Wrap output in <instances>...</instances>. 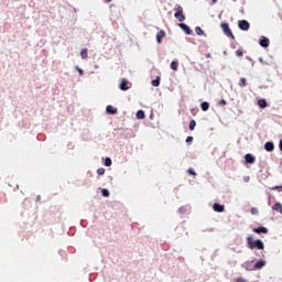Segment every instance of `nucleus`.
Wrapping results in <instances>:
<instances>
[{"label": "nucleus", "mask_w": 282, "mask_h": 282, "mask_svg": "<svg viewBox=\"0 0 282 282\" xmlns=\"http://www.w3.org/2000/svg\"><path fill=\"white\" fill-rule=\"evenodd\" d=\"M252 232H256V235H268L269 229L267 227H258L253 228Z\"/></svg>", "instance_id": "obj_6"}, {"label": "nucleus", "mask_w": 282, "mask_h": 282, "mask_svg": "<svg viewBox=\"0 0 282 282\" xmlns=\"http://www.w3.org/2000/svg\"><path fill=\"white\" fill-rule=\"evenodd\" d=\"M243 181H245L246 183L250 182V176H245V177H243Z\"/></svg>", "instance_id": "obj_34"}, {"label": "nucleus", "mask_w": 282, "mask_h": 282, "mask_svg": "<svg viewBox=\"0 0 282 282\" xmlns=\"http://www.w3.org/2000/svg\"><path fill=\"white\" fill-rule=\"evenodd\" d=\"M195 33L197 36H206V33L204 32V30L200 26L195 28Z\"/></svg>", "instance_id": "obj_16"}, {"label": "nucleus", "mask_w": 282, "mask_h": 282, "mask_svg": "<svg viewBox=\"0 0 282 282\" xmlns=\"http://www.w3.org/2000/svg\"><path fill=\"white\" fill-rule=\"evenodd\" d=\"M185 141L186 143H191L194 141V137H187Z\"/></svg>", "instance_id": "obj_33"}, {"label": "nucleus", "mask_w": 282, "mask_h": 282, "mask_svg": "<svg viewBox=\"0 0 282 282\" xmlns=\"http://www.w3.org/2000/svg\"><path fill=\"white\" fill-rule=\"evenodd\" d=\"M250 213L251 215L257 216L259 215V209L257 207H251Z\"/></svg>", "instance_id": "obj_25"}, {"label": "nucleus", "mask_w": 282, "mask_h": 282, "mask_svg": "<svg viewBox=\"0 0 282 282\" xmlns=\"http://www.w3.org/2000/svg\"><path fill=\"white\" fill-rule=\"evenodd\" d=\"M213 208L216 213H224L225 212V205L220 204V203H215L213 205Z\"/></svg>", "instance_id": "obj_9"}, {"label": "nucleus", "mask_w": 282, "mask_h": 282, "mask_svg": "<svg viewBox=\"0 0 282 282\" xmlns=\"http://www.w3.org/2000/svg\"><path fill=\"white\" fill-rule=\"evenodd\" d=\"M219 105H220L221 107H226L227 101H226L225 99H221V100L219 101Z\"/></svg>", "instance_id": "obj_32"}, {"label": "nucleus", "mask_w": 282, "mask_h": 282, "mask_svg": "<svg viewBox=\"0 0 282 282\" xmlns=\"http://www.w3.org/2000/svg\"><path fill=\"white\" fill-rule=\"evenodd\" d=\"M187 173H188L189 175H193V176H196V175H197V173L195 172L194 169H188V170H187Z\"/></svg>", "instance_id": "obj_28"}, {"label": "nucleus", "mask_w": 282, "mask_h": 282, "mask_svg": "<svg viewBox=\"0 0 282 282\" xmlns=\"http://www.w3.org/2000/svg\"><path fill=\"white\" fill-rule=\"evenodd\" d=\"M195 128H196V121H195V120H191V121H189L188 129H189L191 131H194Z\"/></svg>", "instance_id": "obj_22"}, {"label": "nucleus", "mask_w": 282, "mask_h": 282, "mask_svg": "<svg viewBox=\"0 0 282 282\" xmlns=\"http://www.w3.org/2000/svg\"><path fill=\"white\" fill-rule=\"evenodd\" d=\"M200 108L203 111H207L209 109V104L207 101H203L200 104Z\"/></svg>", "instance_id": "obj_20"}, {"label": "nucleus", "mask_w": 282, "mask_h": 282, "mask_svg": "<svg viewBox=\"0 0 282 282\" xmlns=\"http://www.w3.org/2000/svg\"><path fill=\"white\" fill-rule=\"evenodd\" d=\"M245 161L247 164H254L256 163V156L251 153H248L245 155Z\"/></svg>", "instance_id": "obj_8"}, {"label": "nucleus", "mask_w": 282, "mask_h": 282, "mask_svg": "<svg viewBox=\"0 0 282 282\" xmlns=\"http://www.w3.org/2000/svg\"><path fill=\"white\" fill-rule=\"evenodd\" d=\"M259 44L262 47H268L270 45V40L264 37V39L260 40Z\"/></svg>", "instance_id": "obj_17"}, {"label": "nucleus", "mask_w": 282, "mask_h": 282, "mask_svg": "<svg viewBox=\"0 0 282 282\" xmlns=\"http://www.w3.org/2000/svg\"><path fill=\"white\" fill-rule=\"evenodd\" d=\"M272 209H273V212L282 214V204L281 203L273 204Z\"/></svg>", "instance_id": "obj_13"}, {"label": "nucleus", "mask_w": 282, "mask_h": 282, "mask_svg": "<svg viewBox=\"0 0 282 282\" xmlns=\"http://www.w3.org/2000/svg\"><path fill=\"white\" fill-rule=\"evenodd\" d=\"M152 86L153 87H159L160 86V77L158 76L156 79L152 80Z\"/></svg>", "instance_id": "obj_24"}, {"label": "nucleus", "mask_w": 282, "mask_h": 282, "mask_svg": "<svg viewBox=\"0 0 282 282\" xmlns=\"http://www.w3.org/2000/svg\"><path fill=\"white\" fill-rule=\"evenodd\" d=\"M235 282H248V280H246L243 276H238L235 279Z\"/></svg>", "instance_id": "obj_26"}, {"label": "nucleus", "mask_w": 282, "mask_h": 282, "mask_svg": "<svg viewBox=\"0 0 282 282\" xmlns=\"http://www.w3.org/2000/svg\"><path fill=\"white\" fill-rule=\"evenodd\" d=\"M97 173H98L99 175H104V174H105V169H104V167H99V169L97 170Z\"/></svg>", "instance_id": "obj_31"}, {"label": "nucleus", "mask_w": 282, "mask_h": 282, "mask_svg": "<svg viewBox=\"0 0 282 282\" xmlns=\"http://www.w3.org/2000/svg\"><path fill=\"white\" fill-rule=\"evenodd\" d=\"M221 30L224 31L226 36H229L232 41H235V35L232 34L231 30L229 29L228 23H221Z\"/></svg>", "instance_id": "obj_3"}, {"label": "nucleus", "mask_w": 282, "mask_h": 282, "mask_svg": "<svg viewBox=\"0 0 282 282\" xmlns=\"http://www.w3.org/2000/svg\"><path fill=\"white\" fill-rule=\"evenodd\" d=\"M128 85H129V82L126 78H122L120 86H119L120 90H122V91L129 90L130 87Z\"/></svg>", "instance_id": "obj_7"}, {"label": "nucleus", "mask_w": 282, "mask_h": 282, "mask_svg": "<svg viewBox=\"0 0 282 282\" xmlns=\"http://www.w3.org/2000/svg\"><path fill=\"white\" fill-rule=\"evenodd\" d=\"M178 67H180V64L177 62H172L171 63V69H173L174 72H177Z\"/></svg>", "instance_id": "obj_21"}, {"label": "nucleus", "mask_w": 282, "mask_h": 282, "mask_svg": "<svg viewBox=\"0 0 282 282\" xmlns=\"http://www.w3.org/2000/svg\"><path fill=\"white\" fill-rule=\"evenodd\" d=\"M174 11H175L174 18H175L178 22L183 23V22L186 20V15L184 14V9H183V7H182L181 4H175Z\"/></svg>", "instance_id": "obj_2"}, {"label": "nucleus", "mask_w": 282, "mask_h": 282, "mask_svg": "<svg viewBox=\"0 0 282 282\" xmlns=\"http://www.w3.org/2000/svg\"><path fill=\"white\" fill-rule=\"evenodd\" d=\"M108 3L111 2V0H106Z\"/></svg>", "instance_id": "obj_39"}, {"label": "nucleus", "mask_w": 282, "mask_h": 282, "mask_svg": "<svg viewBox=\"0 0 282 282\" xmlns=\"http://www.w3.org/2000/svg\"><path fill=\"white\" fill-rule=\"evenodd\" d=\"M238 28L241 30V31H249L250 30V23L249 21L247 20H240L238 22Z\"/></svg>", "instance_id": "obj_4"}, {"label": "nucleus", "mask_w": 282, "mask_h": 282, "mask_svg": "<svg viewBox=\"0 0 282 282\" xmlns=\"http://www.w3.org/2000/svg\"><path fill=\"white\" fill-rule=\"evenodd\" d=\"M164 36H165V32H164L163 30H161L160 32H158V34H156V41H158L159 44L162 43V39H164Z\"/></svg>", "instance_id": "obj_12"}, {"label": "nucleus", "mask_w": 282, "mask_h": 282, "mask_svg": "<svg viewBox=\"0 0 282 282\" xmlns=\"http://www.w3.org/2000/svg\"><path fill=\"white\" fill-rule=\"evenodd\" d=\"M265 265H267V262L264 260H259L253 264V270H261Z\"/></svg>", "instance_id": "obj_10"}, {"label": "nucleus", "mask_w": 282, "mask_h": 282, "mask_svg": "<svg viewBox=\"0 0 282 282\" xmlns=\"http://www.w3.org/2000/svg\"><path fill=\"white\" fill-rule=\"evenodd\" d=\"M105 166H111V158H106Z\"/></svg>", "instance_id": "obj_27"}, {"label": "nucleus", "mask_w": 282, "mask_h": 282, "mask_svg": "<svg viewBox=\"0 0 282 282\" xmlns=\"http://www.w3.org/2000/svg\"><path fill=\"white\" fill-rule=\"evenodd\" d=\"M77 72H79V75H84V70L82 68H77Z\"/></svg>", "instance_id": "obj_36"}, {"label": "nucleus", "mask_w": 282, "mask_h": 282, "mask_svg": "<svg viewBox=\"0 0 282 282\" xmlns=\"http://www.w3.org/2000/svg\"><path fill=\"white\" fill-rule=\"evenodd\" d=\"M264 150L267 152H273L274 150V143L272 141H268L264 143Z\"/></svg>", "instance_id": "obj_11"}, {"label": "nucleus", "mask_w": 282, "mask_h": 282, "mask_svg": "<svg viewBox=\"0 0 282 282\" xmlns=\"http://www.w3.org/2000/svg\"><path fill=\"white\" fill-rule=\"evenodd\" d=\"M236 55H237L238 57H242V56H243V51L237 50V51H236Z\"/></svg>", "instance_id": "obj_30"}, {"label": "nucleus", "mask_w": 282, "mask_h": 282, "mask_svg": "<svg viewBox=\"0 0 282 282\" xmlns=\"http://www.w3.org/2000/svg\"><path fill=\"white\" fill-rule=\"evenodd\" d=\"M247 246L249 249H258V250H264V243L260 239L253 240V237L249 236L247 237Z\"/></svg>", "instance_id": "obj_1"}, {"label": "nucleus", "mask_w": 282, "mask_h": 282, "mask_svg": "<svg viewBox=\"0 0 282 282\" xmlns=\"http://www.w3.org/2000/svg\"><path fill=\"white\" fill-rule=\"evenodd\" d=\"M257 105H258V107H260V108H262V109H264V108L268 107V102H267L265 99H259V100L257 101Z\"/></svg>", "instance_id": "obj_14"}, {"label": "nucleus", "mask_w": 282, "mask_h": 282, "mask_svg": "<svg viewBox=\"0 0 282 282\" xmlns=\"http://www.w3.org/2000/svg\"><path fill=\"white\" fill-rule=\"evenodd\" d=\"M101 194L104 197H109V195H110L109 192L105 188L101 191Z\"/></svg>", "instance_id": "obj_29"}, {"label": "nucleus", "mask_w": 282, "mask_h": 282, "mask_svg": "<svg viewBox=\"0 0 282 282\" xmlns=\"http://www.w3.org/2000/svg\"><path fill=\"white\" fill-rule=\"evenodd\" d=\"M273 189H276L278 192H282V186H275Z\"/></svg>", "instance_id": "obj_35"}, {"label": "nucleus", "mask_w": 282, "mask_h": 282, "mask_svg": "<svg viewBox=\"0 0 282 282\" xmlns=\"http://www.w3.org/2000/svg\"><path fill=\"white\" fill-rule=\"evenodd\" d=\"M135 118L139 119V120H142L145 118V113L143 110H138L137 113H135Z\"/></svg>", "instance_id": "obj_18"}, {"label": "nucleus", "mask_w": 282, "mask_h": 282, "mask_svg": "<svg viewBox=\"0 0 282 282\" xmlns=\"http://www.w3.org/2000/svg\"><path fill=\"white\" fill-rule=\"evenodd\" d=\"M246 86H248V83H247V80H246V77H241V78H240V82H239V87H240V88H243V87H246Z\"/></svg>", "instance_id": "obj_19"}, {"label": "nucleus", "mask_w": 282, "mask_h": 282, "mask_svg": "<svg viewBox=\"0 0 282 282\" xmlns=\"http://www.w3.org/2000/svg\"><path fill=\"white\" fill-rule=\"evenodd\" d=\"M280 150L282 151V139L280 141Z\"/></svg>", "instance_id": "obj_37"}, {"label": "nucleus", "mask_w": 282, "mask_h": 282, "mask_svg": "<svg viewBox=\"0 0 282 282\" xmlns=\"http://www.w3.org/2000/svg\"><path fill=\"white\" fill-rule=\"evenodd\" d=\"M80 55L83 57V59H86L88 57V50L87 48H84L82 52H80Z\"/></svg>", "instance_id": "obj_23"}, {"label": "nucleus", "mask_w": 282, "mask_h": 282, "mask_svg": "<svg viewBox=\"0 0 282 282\" xmlns=\"http://www.w3.org/2000/svg\"><path fill=\"white\" fill-rule=\"evenodd\" d=\"M178 28L186 34V35H192L193 30L185 23H178Z\"/></svg>", "instance_id": "obj_5"}, {"label": "nucleus", "mask_w": 282, "mask_h": 282, "mask_svg": "<svg viewBox=\"0 0 282 282\" xmlns=\"http://www.w3.org/2000/svg\"><path fill=\"white\" fill-rule=\"evenodd\" d=\"M106 111L110 115H115L118 112V108L113 107V106H107Z\"/></svg>", "instance_id": "obj_15"}, {"label": "nucleus", "mask_w": 282, "mask_h": 282, "mask_svg": "<svg viewBox=\"0 0 282 282\" xmlns=\"http://www.w3.org/2000/svg\"><path fill=\"white\" fill-rule=\"evenodd\" d=\"M212 1L216 2L217 0H212Z\"/></svg>", "instance_id": "obj_40"}, {"label": "nucleus", "mask_w": 282, "mask_h": 282, "mask_svg": "<svg viewBox=\"0 0 282 282\" xmlns=\"http://www.w3.org/2000/svg\"><path fill=\"white\" fill-rule=\"evenodd\" d=\"M205 57L210 58V57H212V55H210V54H207V55H205Z\"/></svg>", "instance_id": "obj_38"}]
</instances>
